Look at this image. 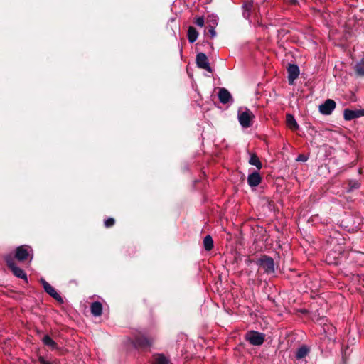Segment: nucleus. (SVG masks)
<instances>
[{
    "mask_svg": "<svg viewBox=\"0 0 364 364\" xmlns=\"http://www.w3.org/2000/svg\"><path fill=\"white\" fill-rule=\"evenodd\" d=\"M187 36L190 43H194L198 38V33L194 27L190 26L188 29Z\"/></svg>",
    "mask_w": 364,
    "mask_h": 364,
    "instance_id": "obj_16",
    "label": "nucleus"
},
{
    "mask_svg": "<svg viewBox=\"0 0 364 364\" xmlns=\"http://www.w3.org/2000/svg\"><path fill=\"white\" fill-rule=\"evenodd\" d=\"M168 360L161 354L156 355L154 358L153 364H168Z\"/></svg>",
    "mask_w": 364,
    "mask_h": 364,
    "instance_id": "obj_22",
    "label": "nucleus"
},
{
    "mask_svg": "<svg viewBox=\"0 0 364 364\" xmlns=\"http://www.w3.org/2000/svg\"><path fill=\"white\" fill-rule=\"evenodd\" d=\"M194 23L199 27H203L204 26V18L203 16L196 18Z\"/></svg>",
    "mask_w": 364,
    "mask_h": 364,
    "instance_id": "obj_24",
    "label": "nucleus"
},
{
    "mask_svg": "<svg viewBox=\"0 0 364 364\" xmlns=\"http://www.w3.org/2000/svg\"><path fill=\"white\" fill-rule=\"evenodd\" d=\"M259 265L267 273H272L274 272V262L273 259L267 256H263L259 261Z\"/></svg>",
    "mask_w": 364,
    "mask_h": 364,
    "instance_id": "obj_6",
    "label": "nucleus"
},
{
    "mask_svg": "<svg viewBox=\"0 0 364 364\" xmlns=\"http://www.w3.org/2000/svg\"><path fill=\"white\" fill-rule=\"evenodd\" d=\"M250 164L256 166L258 170H260L262 167V164L255 154H252L249 159Z\"/></svg>",
    "mask_w": 364,
    "mask_h": 364,
    "instance_id": "obj_18",
    "label": "nucleus"
},
{
    "mask_svg": "<svg viewBox=\"0 0 364 364\" xmlns=\"http://www.w3.org/2000/svg\"><path fill=\"white\" fill-rule=\"evenodd\" d=\"M210 24L209 26H214L215 27L218 25V18L216 16H209Z\"/></svg>",
    "mask_w": 364,
    "mask_h": 364,
    "instance_id": "obj_26",
    "label": "nucleus"
},
{
    "mask_svg": "<svg viewBox=\"0 0 364 364\" xmlns=\"http://www.w3.org/2000/svg\"><path fill=\"white\" fill-rule=\"evenodd\" d=\"M245 339L253 346H261L265 340V335L258 331H250L246 333Z\"/></svg>",
    "mask_w": 364,
    "mask_h": 364,
    "instance_id": "obj_2",
    "label": "nucleus"
},
{
    "mask_svg": "<svg viewBox=\"0 0 364 364\" xmlns=\"http://www.w3.org/2000/svg\"><path fill=\"white\" fill-rule=\"evenodd\" d=\"M151 344V341L145 336H140L136 338L135 346L139 348H147Z\"/></svg>",
    "mask_w": 364,
    "mask_h": 364,
    "instance_id": "obj_13",
    "label": "nucleus"
},
{
    "mask_svg": "<svg viewBox=\"0 0 364 364\" xmlns=\"http://www.w3.org/2000/svg\"><path fill=\"white\" fill-rule=\"evenodd\" d=\"M255 117L253 113L248 109L239 111L238 120L240 125L244 128H248L252 125V121Z\"/></svg>",
    "mask_w": 364,
    "mask_h": 364,
    "instance_id": "obj_3",
    "label": "nucleus"
},
{
    "mask_svg": "<svg viewBox=\"0 0 364 364\" xmlns=\"http://www.w3.org/2000/svg\"><path fill=\"white\" fill-rule=\"evenodd\" d=\"M196 64L198 68L204 69L209 73L213 71L212 68L210 65L208 59L206 55L203 53H199L196 55Z\"/></svg>",
    "mask_w": 364,
    "mask_h": 364,
    "instance_id": "obj_5",
    "label": "nucleus"
},
{
    "mask_svg": "<svg viewBox=\"0 0 364 364\" xmlns=\"http://www.w3.org/2000/svg\"><path fill=\"white\" fill-rule=\"evenodd\" d=\"M358 186H358V183H355V185H353V188H358Z\"/></svg>",
    "mask_w": 364,
    "mask_h": 364,
    "instance_id": "obj_29",
    "label": "nucleus"
},
{
    "mask_svg": "<svg viewBox=\"0 0 364 364\" xmlns=\"http://www.w3.org/2000/svg\"><path fill=\"white\" fill-rule=\"evenodd\" d=\"M38 361L40 364H51L50 362L47 361L43 356H39Z\"/></svg>",
    "mask_w": 364,
    "mask_h": 364,
    "instance_id": "obj_27",
    "label": "nucleus"
},
{
    "mask_svg": "<svg viewBox=\"0 0 364 364\" xmlns=\"http://www.w3.org/2000/svg\"><path fill=\"white\" fill-rule=\"evenodd\" d=\"M6 261L8 267L11 269V270L13 272V274L16 277H17L18 278H21V279H25L26 281H27L26 274L23 272V269H21V268L18 267L15 264V262H14V259L11 257H7L6 258Z\"/></svg>",
    "mask_w": 364,
    "mask_h": 364,
    "instance_id": "obj_4",
    "label": "nucleus"
},
{
    "mask_svg": "<svg viewBox=\"0 0 364 364\" xmlns=\"http://www.w3.org/2000/svg\"><path fill=\"white\" fill-rule=\"evenodd\" d=\"M203 246L206 251H210L213 248L214 242L212 237L209 235H206L203 239Z\"/></svg>",
    "mask_w": 364,
    "mask_h": 364,
    "instance_id": "obj_19",
    "label": "nucleus"
},
{
    "mask_svg": "<svg viewBox=\"0 0 364 364\" xmlns=\"http://www.w3.org/2000/svg\"><path fill=\"white\" fill-rule=\"evenodd\" d=\"M33 249L28 245H21L16 248L15 257L18 261H25L28 259H32L33 258Z\"/></svg>",
    "mask_w": 364,
    "mask_h": 364,
    "instance_id": "obj_1",
    "label": "nucleus"
},
{
    "mask_svg": "<svg viewBox=\"0 0 364 364\" xmlns=\"http://www.w3.org/2000/svg\"><path fill=\"white\" fill-rule=\"evenodd\" d=\"M286 119L287 124L289 129L294 131L299 129V126L292 114H287L286 116Z\"/></svg>",
    "mask_w": 364,
    "mask_h": 364,
    "instance_id": "obj_15",
    "label": "nucleus"
},
{
    "mask_svg": "<svg viewBox=\"0 0 364 364\" xmlns=\"http://www.w3.org/2000/svg\"><path fill=\"white\" fill-rule=\"evenodd\" d=\"M288 81L289 85H293L294 80L299 77V69L295 64H289L287 68Z\"/></svg>",
    "mask_w": 364,
    "mask_h": 364,
    "instance_id": "obj_9",
    "label": "nucleus"
},
{
    "mask_svg": "<svg viewBox=\"0 0 364 364\" xmlns=\"http://www.w3.org/2000/svg\"><path fill=\"white\" fill-rule=\"evenodd\" d=\"M296 1H297L296 0H291V2L292 4H296Z\"/></svg>",
    "mask_w": 364,
    "mask_h": 364,
    "instance_id": "obj_30",
    "label": "nucleus"
},
{
    "mask_svg": "<svg viewBox=\"0 0 364 364\" xmlns=\"http://www.w3.org/2000/svg\"><path fill=\"white\" fill-rule=\"evenodd\" d=\"M355 70L358 75L364 76V59H362L355 64Z\"/></svg>",
    "mask_w": 364,
    "mask_h": 364,
    "instance_id": "obj_21",
    "label": "nucleus"
},
{
    "mask_svg": "<svg viewBox=\"0 0 364 364\" xmlns=\"http://www.w3.org/2000/svg\"><path fill=\"white\" fill-rule=\"evenodd\" d=\"M42 342L45 346L50 347L51 349L58 348V344L48 335H46L42 338Z\"/></svg>",
    "mask_w": 364,
    "mask_h": 364,
    "instance_id": "obj_17",
    "label": "nucleus"
},
{
    "mask_svg": "<svg viewBox=\"0 0 364 364\" xmlns=\"http://www.w3.org/2000/svg\"><path fill=\"white\" fill-rule=\"evenodd\" d=\"M90 311L94 316H100L102 313V305L100 301H95L90 306Z\"/></svg>",
    "mask_w": 364,
    "mask_h": 364,
    "instance_id": "obj_14",
    "label": "nucleus"
},
{
    "mask_svg": "<svg viewBox=\"0 0 364 364\" xmlns=\"http://www.w3.org/2000/svg\"><path fill=\"white\" fill-rule=\"evenodd\" d=\"M115 224V220L113 218H108L105 220L104 225L106 228H111Z\"/></svg>",
    "mask_w": 364,
    "mask_h": 364,
    "instance_id": "obj_23",
    "label": "nucleus"
},
{
    "mask_svg": "<svg viewBox=\"0 0 364 364\" xmlns=\"http://www.w3.org/2000/svg\"><path fill=\"white\" fill-rule=\"evenodd\" d=\"M219 100L223 104H227L230 101H232V95L225 88H220L218 94Z\"/></svg>",
    "mask_w": 364,
    "mask_h": 364,
    "instance_id": "obj_12",
    "label": "nucleus"
},
{
    "mask_svg": "<svg viewBox=\"0 0 364 364\" xmlns=\"http://www.w3.org/2000/svg\"><path fill=\"white\" fill-rule=\"evenodd\" d=\"M309 350L306 346H301L300 348H298V350L296 351V357L299 360L301 359V358L306 357L307 355V354L309 353Z\"/></svg>",
    "mask_w": 364,
    "mask_h": 364,
    "instance_id": "obj_20",
    "label": "nucleus"
},
{
    "mask_svg": "<svg viewBox=\"0 0 364 364\" xmlns=\"http://www.w3.org/2000/svg\"><path fill=\"white\" fill-rule=\"evenodd\" d=\"M208 33L210 34V37L212 38H215L216 36V32L215 31L214 26H208Z\"/></svg>",
    "mask_w": 364,
    "mask_h": 364,
    "instance_id": "obj_25",
    "label": "nucleus"
},
{
    "mask_svg": "<svg viewBox=\"0 0 364 364\" xmlns=\"http://www.w3.org/2000/svg\"><path fill=\"white\" fill-rule=\"evenodd\" d=\"M343 116L346 120L350 121L364 116V109L351 110L346 109L343 112Z\"/></svg>",
    "mask_w": 364,
    "mask_h": 364,
    "instance_id": "obj_10",
    "label": "nucleus"
},
{
    "mask_svg": "<svg viewBox=\"0 0 364 364\" xmlns=\"http://www.w3.org/2000/svg\"><path fill=\"white\" fill-rule=\"evenodd\" d=\"M307 158L304 155H299L297 158V161H306Z\"/></svg>",
    "mask_w": 364,
    "mask_h": 364,
    "instance_id": "obj_28",
    "label": "nucleus"
},
{
    "mask_svg": "<svg viewBox=\"0 0 364 364\" xmlns=\"http://www.w3.org/2000/svg\"><path fill=\"white\" fill-rule=\"evenodd\" d=\"M335 107L336 102L334 100L328 99L319 106V111L323 114L328 115L331 114Z\"/></svg>",
    "mask_w": 364,
    "mask_h": 364,
    "instance_id": "obj_8",
    "label": "nucleus"
},
{
    "mask_svg": "<svg viewBox=\"0 0 364 364\" xmlns=\"http://www.w3.org/2000/svg\"><path fill=\"white\" fill-rule=\"evenodd\" d=\"M41 284L43 287V289L46 293H48L50 296H52L55 300L62 302L63 299L60 295L56 291L55 288L52 287L48 282H47L45 279H41Z\"/></svg>",
    "mask_w": 364,
    "mask_h": 364,
    "instance_id": "obj_7",
    "label": "nucleus"
},
{
    "mask_svg": "<svg viewBox=\"0 0 364 364\" xmlns=\"http://www.w3.org/2000/svg\"><path fill=\"white\" fill-rule=\"evenodd\" d=\"M262 181V177L257 171L250 173L247 177V183L250 187H256Z\"/></svg>",
    "mask_w": 364,
    "mask_h": 364,
    "instance_id": "obj_11",
    "label": "nucleus"
}]
</instances>
